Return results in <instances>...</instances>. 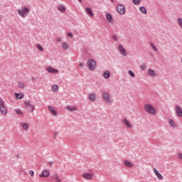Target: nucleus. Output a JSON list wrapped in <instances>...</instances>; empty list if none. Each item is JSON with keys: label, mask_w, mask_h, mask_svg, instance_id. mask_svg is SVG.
Returning a JSON list of instances; mask_svg holds the SVG:
<instances>
[{"label": "nucleus", "mask_w": 182, "mask_h": 182, "mask_svg": "<svg viewBox=\"0 0 182 182\" xmlns=\"http://www.w3.org/2000/svg\"><path fill=\"white\" fill-rule=\"evenodd\" d=\"M148 73L151 77H154V76H156V71L154 70L149 69Z\"/></svg>", "instance_id": "aec40b11"}, {"label": "nucleus", "mask_w": 182, "mask_h": 182, "mask_svg": "<svg viewBox=\"0 0 182 182\" xmlns=\"http://www.w3.org/2000/svg\"><path fill=\"white\" fill-rule=\"evenodd\" d=\"M50 166H53V162H49Z\"/></svg>", "instance_id": "8fccbe9b"}, {"label": "nucleus", "mask_w": 182, "mask_h": 182, "mask_svg": "<svg viewBox=\"0 0 182 182\" xmlns=\"http://www.w3.org/2000/svg\"><path fill=\"white\" fill-rule=\"evenodd\" d=\"M139 10H140V12H141L142 14H147V10L146 9V7H144V6H141L139 8Z\"/></svg>", "instance_id": "a878e982"}, {"label": "nucleus", "mask_w": 182, "mask_h": 182, "mask_svg": "<svg viewBox=\"0 0 182 182\" xmlns=\"http://www.w3.org/2000/svg\"><path fill=\"white\" fill-rule=\"evenodd\" d=\"M119 50L121 55H122L123 56H127V52L126 51L124 48H123V46H122V45L119 46Z\"/></svg>", "instance_id": "6e6552de"}, {"label": "nucleus", "mask_w": 182, "mask_h": 182, "mask_svg": "<svg viewBox=\"0 0 182 182\" xmlns=\"http://www.w3.org/2000/svg\"><path fill=\"white\" fill-rule=\"evenodd\" d=\"M67 35L69 38H73V34L72 33H68Z\"/></svg>", "instance_id": "79ce46f5"}, {"label": "nucleus", "mask_w": 182, "mask_h": 182, "mask_svg": "<svg viewBox=\"0 0 182 182\" xmlns=\"http://www.w3.org/2000/svg\"><path fill=\"white\" fill-rule=\"evenodd\" d=\"M87 65L90 70H95L96 69V60L90 59L87 62Z\"/></svg>", "instance_id": "f03ea898"}, {"label": "nucleus", "mask_w": 182, "mask_h": 182, "mask_svg": "<svg viewBox=\"0 0 182 182\" xmlns=\"http://www.w3.org/2000/svg\"><path fill=\"white\" fill-rule=\"evenodd\" d=\"M144 107L146 112H147V113H149V114H156V108H154V107H153V105H151L150 104H146Z\"/></svg>", "instance_id": "f257e3e1"}, {"label": "nucleus", "mask_w": 182, "mask_h": 182, "mask_svg": "<svg viewBox=\"0 0 182 182\" xmlns=\"http://www.w3.org/2000/svg\"><path fill=\"white\" fill-rule=\"evenodd\" d=\"M37 48L41 50V52H43V48H42V46L38 44L37 45Z\"/></svg>", "instance_id": "c9c22d12"}, {"label": "nucleus", "mask_w": 182, "mask_h": 182, "mask_svg": "<svg viewBox=\"0 0 182 182\" xmlns=\"http://www.w3.org/2000/svg\"><path fill=\"white\" fill-rule=\"evenodd\" d=\"M47 71L48 72V73H59V70L54 69L51 67H48Z\"/></svg>", "instance_id": "4468645a"}, {"label": "nucleus", "mask_w": 182, "mask_h": 182, "mask_svg": "<svg viewBox=\"0 0 182 182\" xmlns=\"http://www.w3.org/2000/svg\"><path fill=\"white\" fill-rule=\"evenodd\" d=\"M124 166H126L127 167H133V164H132V162H130L128 160H125L124 161Z\"/></svg>", "instance_id": "5701e85b"}, {"label": "nucleus", "mask_w": 182, "mask_h": 182, "mask_svg": "<svg viewBox=\"0 0 182 182\" xmlns=\"http://www.w3.org/2000/svg\"><path fill=\"white\" fill-rule=\"evenodd\" d=\"M52 177L53 178L55 179L56 182H62V179H60L59 176H58V174L54 173L53 174Z\"/></svg>", "instance_id": "b1692460"}, {"label": "nucleus", "mask_w": 182, "mask_h": 182, "mask_svg": "<svg viewBox=\"0 0 182 182\" xmlns=\"http://www.w3.org/2000/svg\"><path fill=\"white\" fill-rule=\"evenodd\" d=\"M175 113L178 117H182V109L181 107L176 105L175 107Z\"/></svg>", "instance_id": "0eeeda50"}, {"label": "nucleus", "mask_w": 182, "mask_h": 182, "mask_svg": "<svg viewBox=\"0 0 182 182\" xmlns=\"http://www.w3.org/2000/svg\"><path fill=\"white\" fill-rule=\"evenodd\" d=\"M122 123H124V124H125V126H127V127H128L129 129H132V127H133L132 123H130V122H129L126 118L122 119Z\"/></svg>", "instance_id": "1a4fd4ad"}, {"label": "nucleus", "mask_w": 182, "mask_h": 182, "mask_svg": "<svg viewBox=\"0 0 182 182\" xmlns=\"http://www.w3.org/2000/svg\"><path fill=\"white\" fill-rule=\"evenodd\" d=\"M56 41H57V42H62V38H58L56 39Z\"/></svg>", "instance_id": "c03bdc74"}, {"label": "nucleus", "mask_w": 182, "mask_h": 182, "mask_svg": "<svg viewBox=\"0 0 182 182\" xmlns=\"http://www.w3.org/2000/svg\"><path fill=\"white\" fill-rule=\"evenodd\" d=\"M112 2V4H113V2H114V0H110Z\"/></svg>", "instance_id": "3c124183"}, {"label": "nucleus", "mask_w": 182, "mask_h": 182, "mask_svg": "<svg viewBox=\"0 0 182 182\" xmlns=\"http://www.w3.org/2000/svg\"><path fill=\"white\" fill-rule=\"evenodd\" d=\"M177 22H178V24L179 25V26H180L181 28H182V18H178L177 19Z\"/></svg>", "instance_id": "7c9ffc66"}, {"label": "nucleus", "mask_w": 182, "mask_h": 182, "mask_svg": "<svg viewBox=\"0 0 182 182\" xmlns=\"http://www.w3.org/2000/svg\"><path fill=\"white\" fill-rule=\"evenodd\" d=\"M80 68H83V63H80Z\"/></svg>", "instance_id": "49530a36"}, {"label": "nucleus", "mask_w": 182, "mask_h": 182, "mask_svg": "<svg viewBox=\"0 0 182 182\" xmlns=\"http://www.w3.org/2000/svg\"><path fill=\"white\" fill-rule=\"evenodd\" d=\"M133 1V4H134V5H139L140 3V0H132Z\"/></svg>", "instance_id": "4c0bfd02"}, {"label": "nucleus", "mask_w": 182, "mask_h": 182, "mask_svg": "<svg viewBox=\"0 0 182 182\" xmlns=\"http://www.w3.org/2000/svg\"><path fill=\"white\" fill-rule=\"evenodd\" d=\"M21 127H23V130H28V129H29V124L27 123L22 124Z\"/></svg>", "instance_id": "cd10ccee"}, {"label": "nucleus", "mask_w": 182, "mask_h": 182, "mask_svg": "<svg viewBox=\"0 0 182 182\" xmlns=\"http://www.w3.org/2000/svg\"><path fill=\"white\" fill-rule=\"evenodd\" d=\"M128 73H129V76H131L132 77H134L136 76L134 75V73H133V71H132V70H129Z\"/></svg>", "instance_id": "f704fd0d"}, {"label": "nucleus", "mask_w": 182, "mask_h": 182, "mask_svg": "<svg viewBox=\"0 0 182 182\" xmlns=\"http://www.w3.org/2000/svg\"><path fill=\"white\" fill-rule=\"evenodd\" d=\"M154 173L159 178V180H163V175H161V173H159V171H157L156 168L154 169Z\"/></svg>", "instance_id": "2eb2a0df"}, {"label": "nucleus", "mask_w": 182, "mask_h": 182, "mask_svg": "<svg viewBox=\"0 0 182 182\" xmlns=\"http://www.w3.org/2000/svg\"><path fill=\"white\" fill-rule=\"evenodd\" d=\"M18 87H20V89H23L25 87V84L22 82H18Z\"/></svg>", "instance_id": "473e14b6"}, {"label": "nucleus", "mask_w": 182, "mask_h": 182, "mask_svg": "<svg viewBox=\"0 0 182 182\" xmlns=\"http://www.w3.org/2000/svg\"><path fill=\"white\" fill-rule=\"evenodd\" d=\"M178 159H180V160H182V153H179L178 154Z\"/></svg>", "instance_id": "37998d69"}, {"label": "nucleus", "mask_w": 182, "mask_h": 182, "mask_svg": "<svg viewBox=\"0 0 182 182\" xmlns=\"http://www.w3.org/2000/svg\"><path fill=\"white\" fill-rule=\"evenodd\" d=\"M18 15L22 18H25L28 14H29V9L24 7L22 10L18 9L17 10Z\"/></svg>", "instance_id": "7ed1b4c3"}, {"label": "nucleus", "mask_w": 182, "mask_h": 182, "mask_svg": "<svg viewBox=\"0 0 182 182\" xmlns=\"http://www.w3.org/2000/svg\"><path fill=\"white\" fill-rule=\"evenodd\" d=\"M66 109L69 112H76V110H77V108H76L75 107H70L69 105L66 107Z\"/></svg>", "instance_id": "4be33fe9"}, {"label": "nucleus", "mask_w": 182, "mask_h": 182, "mask_svg": "<svg viewBox=\"0 0 182 182\" xmlns=\"http://www.w3.org/2000/svg\"><path fill=\"white\" fill-rule=\"evenodd\" d=\"M102 76L105 79H109L110 77V71L106 70L103 73Z\"/></svg>", "instance_id": "a211bd4d"}, {"label": "nucleus", "mask_w": 182, "mask_h": 182, "mask_svg": "<svg viewBox=\"0 0 182 182\" xmlns=\"http://www.w3.org/2000/svg\"><path fill=\"white\" fill-rule=\"evenodd\" d=\"M31 80H33V82L35 81V80H36V77H33L31 78Z\"/></svg>", "instance_id": "a18cd8bd"}, {"label": "nucleus", "mask_w": 182, "mask_h": 182, "mask_svg": "<svg viewBox=\"0 0 182 182\" xmlns=\"http://www.w3.org/2000/svg\"><path fill=\"white\" fill-rule=\"evenodd\" d=\"M58 11H60V12H65V11H66V7H65V6H58Z\"/></svg>", "instance_id": "393cba45"}, {"label": "nucleus", "mask_w": 182, "mask_h": 182, "mask_svg": "<svg viewBox=\"0 0 182 182\" xmlns=\"http://www.w3.org/2000/svg\"><path fill=\"white\" fill-rule=\"evenodd\" d=\"M2 106H5V102H4V100H2V98H0V107Z\"/></svg>", "instance_id": "e433bc0d"}, {"label": "nucleus", "mask_w": 182, "mask_h": 182, "mask_svg": "<svg viewBox=\"0 0 182 182\" xmlns=\"http://www.w3.org/2000/svg\"><path fill=\"white\" fill-rule=\"evenodd\" d=\"M102 97L107 103H110V102H112V100H110V94L107 93V92H102Z\"/></svg>", "instance_id": "39448f33"}, {"label": "nucleus", "mask_w": 182, "mask_h": 182, "mask_svg": "<svg viewBox=\"0 0 182 182\" xmlns=\"http://www.w3.org/2000/svg\"><path fill=\"white\" fill-rule=\"evenodd\" d=\"M24 105H26L28 112H32L35 110V106L31 104V101L25 102Z\"/></svg>", "instance_id": "423d86ee"}, {"label": "nucleus", "mask_w": 182, "mask_h": 182, "mask_svg": "<svg viewBox=\"0 0 182 182\" xmlns=\"http://www.w3.org/2000/svg\"><path fill=\"white\" fill-rule=\"evenodd\" d=\"M168 123L172 127H176V122H174V120L169 119Z\"/></svg>", "instance_id": "c756f323"}, {"label": "nucleus", "mask_w": 182, "mask_h": 182, "mask_svg": "<svg viewBox=\"0 0 182 182\" xmlns=\"http://www.w3.org/2000/svg\"><path fill=\"white\" fill-rule=\"evenodd\" d=\"M151 45V48H152V49H154L155 50V52H157V50H159L157 49V47H156V46H154V44H153V43H150Z\"/></svg>", "instance_id": "2f4dec72"}, {"label": "nucleus", "mask_w": 182, "mask_h": 182, "mask_svg": "<svg viewBox=\"0 0 182 182\" xmlns=\"http://www.w3.org/2000/svg\"><path fill=\"white\" fill-rule=\"evenodd\" d=\"M85 12H86V14L90 15V16L91 18H93V16H95V14H93V11H92V9H90V7L85 8Z\"/></svg>", "instance_id": "9d476101"}, {"label": "nucleus", "mask_w": 182, "mask_h": 182, "mask_svg": "<svg viewBox=\"0 0 182 182\" xmlns=\"http://www.w3.org/2000/svg\"><path fill=\"white\" fill-rule=\"evenodd\" d=\"M62 48L63 49H65V50H68V49H69V46L68 45V43H63Z\"/></svg>", "instance_id": "bb28decb"}, {"label": "nucleus", "mask_w": 182, "mask_h": 182, "mask_svg": "<svg viewBox=\"0 0 182 182\" xmlns=\"http://www.w3.org/2000/svg\"><path fill=\"white\" fill-rule=\"evenodd\" d=\"M52 90L53 92H58V90H59V87L58 86V85H53Z\"/></svg>", "instance_id": "c85d7f7f"}, {"label": "nucleus", "mask_w": 182, "mask_h": 182, "mask_svg": "<svg viewBox=\"0 0 182 182\" xmlns=\"http://www.w3.org/2000/svg\"><path fill=\"white\" fill-rule=\"evenodd\" d=\"M181 63H182V58H181Z\"/></svg>", "instance_id": "603ef678"}, {"label": "nucleus", "mask_w": 182, "mask_h": 182, "mask_svg": "<svg viewBox=\"0 0 182 182\" xmlns=\"http://www.w3.org/2000/svg\"><path fill=\"white\" fill-rule=\"evenodd\" d=\"M112 39H114V41H115L116 42H117V36H116V35H113L112 36Z\"/></svg>", "instance_id": "a19ab883"}, {"label": "nucleus", "mask_w": 182, "mask_h": 182, "mask_svg": "<svg viewBox=\"0 0 182 182\" xmlns=\"http://www.w3.org/2000/svg\"><path fill=\"white\" fill-rule=\"evenodd\" d=\"M146 68H147V65H146V64H144V63H142L140 66L141 70H144L146 69Z\"/></svg>", "instance_id": "72a5a7b5"}, {"label": "nucleus", "mask_w": 182, "mask_h": 182, "mask_svg": "<svg viewBox=\"0 0 182 182\" xmlns=\"http://www.w3.org/2000/svg\"><path fill=\"white\" fill-rule=\"evenodd\" d=\"M29 174H30V176H31V177H33V176H35V172H33V170H31V171H29Z\"/></svg>", "instance_id": "ea45409f"}, {"label": "nucleus", "mask_w": 182, "mask_h": 182, "mask_svg": "<svg viewBox=\"0 0 182 182\" xmlns=\"http://www.w3.org/2000/svg\"><path fill=\"white\" fill-rule=\"evenodd\" d=\"M88 99L90 102H95L96 100V94L95 92L90 93L88 95Z\"/></svg>", "instance_id": "9b49d317"}, {"label": "nucleus", "mask_w": 182, "mask_h": 182, "mask_svg": "<svg viewBox=\"0 0 182 182\" xmlns=\"http://www.w3.org/2000/svg\"><path fill=\"white\" fill-rule=\"evenodd\" d=\"M0 113H1V114H3L4 116H5V114H7L8 111L6 110V107H5V105L0 107Z\"/></svg>", "instance_id": "f8f14e48"}, {"label": "nucleus", "mask_w": 182, "mask_h": 182, "mask_svg": "<svg viewBox=\"0 0 182 182\" xmlns=\"http://www.w3.org/2000/svg\"><path fill=\"white\" fill-rule=\"evenodd\" d=\"M50 175V173L49 172V171L46 169L43 171V173L41 175H40V177H49Z\"/></svg>", "instance_id": "dca6fc26"}, {"label": "nucleus", "mask_w": 182, "mask_h": 182, "mask_svg": "<svg viewBox=\"0 0 182 182\" xmlns=\"http://www.w3.org/2000/svg\"><path fill=\"white\" fill-rule=\"evenodd\" d=\"M80 4H82L83 0H77Z\"/></svg>", "instance_id": "de8ad7c7"}, {"label": "nucleus", "mask_w": 182, "mask_h": 182, "mask_svg": "<svg viewBox=\"0 0 182 182\" xmlns=\"http://www.w3.org/2000/svg\"><path fill=\"white\" fill-rule=\"evenodd\" d=\"M15 112L17 114H19L20 116L22 115V111L21 109H16Z\"/></svg>", "instance_id": "58836bf2"}, {"label": "nucleus", "mask_w": 182, "mask_h": 182, "mask_svg": "<svg viewBox=\"0 0 182 182\" xmlns=\"http://www.w3.org/2000/svg\"><path fill=\"white\" fill-rule=\"evenodd\" d=\"M48 109L50 112L52 113L53 116H58V112L55 108L52 106H48Z\"/></svg>", "instance_id": "ddd939ff"}, {"label": "nucleus", "mask_w": 182, "mask_h": 182, "mask_svg": "<svg viewBox=\"0 0 182 182\" xmlns=\"http://www.w3.org/2000/svg\"><path fill=\"white\" fill-rule=\"evenodd\" d=\"M106 18H107V22L112 23L113 21V16H112V14H107Z\"/></svg>", "instance_id": "6ab92c4d"}, {"label": "nucleus", "mask_w": 182, "mask_h": 182, "mask_svg": "<svg viewBox=\"0 0 182 182\" xmlns=\"http://www.w3.org/2000/svg\"><path fill=\"white\" fill-rule=\"evenodd\" d=\"M14 95L16 96V99H19V100L23 99L24 95L22 92H20V93H16V92Z\"/></svg>", "instance_id": "412c9836"}, {"label": "nucleus", "mask_w": 182, "mask_h": 182, "mask_svg": "<svg viewBox=\"0 0 182 182\" xmlns=\"http://www.w3.org/2000/svg\"><path fill=\"white\" fill-rule=\"evenodd\" d=\"M117 11L120 14V15H124V14H126V9L124 8V6L122 4H119L117 6Z\"/></svg>", "instance_id": "20e7f679"}, {"label": "nucleus", "mask_w": 182, "mask_h": 182, "mask_svg": "<svg viewBox=\"0 0 182 182\" xmlns=\"http://www.w3.org/2000/svg\"><path fill=\"white\" fill-rule=\"evenodd\" d=\"M92 174L89 173H83V178H85V180H92Z\"/></svg>", "instance_id": "f3484780"}, {"label": "nucleus", "mask_w": 182, "mask_h": 182, "mask_svg": "<svg viewBox=\"0 0 182 182\" xmlns=\"http://www.w3.org/2000/svg\"><path fill=\"white\" fill-rule=\"evenodd\" d=\"M15 157H16V159H19V155L16 154Z\"/></svg>", "instance_id": "09e8293b"}]
</instances>
